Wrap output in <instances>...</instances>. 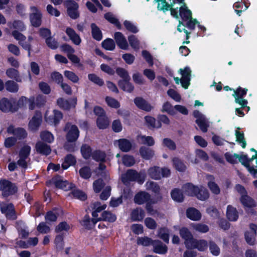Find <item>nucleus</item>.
Listing matches in <instances>:
<instances>
[{"label":"nucleus","mask_w":257,"mask_h":257,"mask_svg":"<svg viewBox=\"0 0 257 257\" xmlns=\"http://www.w3.org/2000/svg\"><path fill=\"white\" fill-rule=\"evenodd\" d=\"M61 211L60 209H54L48 212L45 216V219L47 222L55 221L57 217L60 215Z\"/></svg>","instance_id":"72a5a7b5"},{"label":"nucleus","mask_w":257,"mask_h":257,"mask_svg":"<svg viewBox=\"0 0 257 257\" xmlns=\"http://www.w3.org/2000/svg\"><path fill=\"white\" fill-rule=\"evenodd\" d=\"M36 149L37 152L46 156L50 154L51 152L50 146L41 141H39L36 144Z\"/></svg>","instance_id":"bb28decb"},{"label":"nucleus","mask_w":257,"mask_h":257,"mask_svg":"<svg viewBox=\"0 0 257 257\" xmlns=\"http://www.w3.org/2000/svg\"><path fill=\"white\" fill-rule=\"evenodd\" d=\"M140 153L142 157L146 160L150 159L154 155L153 150L144 146L140 148Z\"/></svg>","instance_id":"e433bc0d"},{"label":"nucleus","mask_w":257,"mask_h":257,"mask_svg":"<svg viewBox=\"0 0 257 257\" xmlns=\"http://www.w3.org/2000/svg\"><path fill=\"white\" fill-rule=\"evenodd\" d=\"M255 159H256V164L257 167V151L256 154L252 156L250 159H248L246 155H238V161L240 162L247 169L248 171L252 175L253 177H255L256 169H255L253 167L250 166V163Z\"/></svg>","instance_id":"0eeeda50"},{"label":"nucleus","mask_w":257,"mask_h":257,"mask_svg":"<svg viewBox=\"0 0 257 257\" xmlns=\"http://www.w3.org/2000/svg\"><path fill=\"white\" fill-rule=\"evenodd\" d=\"M180 234L182 238L184 239V243L187 248L192 246V242L194 239L192 233L189 229L186 227L182 228L180 230Z\"/></svg>","instance_id":"412c9836"},{"label":"nucleus","mask_w":257,"mask_h":257,"mask_svg":"<svg viewBox=\"0 0 257 257\" xmlns=\"http://www.w3.org/2000/svg\"><path fill=\"white\" fill-rule=\"evenodd\" d=\"M114 39L117 46L121 49L126 50L128 48V45L124 36L120 32H116L114 34Z\"/></svg>","instance_id":"5701e85b"},{"label":"nucleus","mask_w":257,"mask_h":257,"mask_svg":"<svg viewBox=\"0 0 257 257\" xmlns=\"http://www.w3.org/2000/svg\"><path fill=\"white\" fill-rule=\"evenodd\" d=\"M64 75L66 78L73 83H77L79 81V77L72 71L66 70L64 72Z\"/></svg>","instance_id":"5fc2aeb1"},{"label":"nucleus","mask_w":257,"mask_h":257,"mask_svg":"<svg viewBox=\"0 0 257 257\" xmlns=\"http://www.w3.org/2000/svg\"><path fill=\"white\" fill-rule=\"evenodd\" d=\"M64 131L67 132L66 139L69 142H75L79 136L78 127L71 123H67Z\"/></svg>","instance_id":"9d476101"},{"label":"nucleus","mask_w":257,"mask_h":257,"mask_svg":"<svg viewBox=\"0 0 257 257\" xmlns=\"http://www.w3.org/2000/svg\"><path fill=\"white\" fill-rule=\"evenodd\" d=\"M53 181L56 187L63 189L65 191L68 190L72 187V184H69L66 181H63L61 179L56 180V179H54Z\"/></svg>","instance_id":"4c0bfd02"},{"label":"nucleus","mask_w":257,"mask_h":257,"mask_svg":"<svg viewBox=\"0 0 257 257\" xmlns=\"http://www.w3.org/2000/svg\"><path fill=\"white\" fill-rule=\"evenodd\" d=\"M7 132L10 134H13L19 139H24L27 136L26 131L22 128H15L13 126H10Z\"/></svg>","instance_id":"4be33fe9"},{"label":"nucleus","mask_w":257,"mask_h":257,"mask_svg":"<svg viewBox=\"0 0 257 257\" xmlns=\"http://www.w3.org/2000/svg\"><path fill=\"white\" fill-rule=\"evenodd\" d=\"M0 206L2 212L5 214L8 218L10 219L16 218L14 206L12 204H7L2 203L0 204Z\"/></svg>","instance_id":"dca6fc26"},{"label":"nucleus","mask_w":257,"mask_h":257,"mask_svg":"<svg viewBox=\"0 0 257 257\" xmlns=\"http://www.w3.org/2000/svg\"><path fill=\"white\" fill-rule=\"evenodd\" d=\"M105 101L107 104L110 107L113 108H118L120 107L119 102L115 99L107 96L105 98Z\"/></svg>","instance_id":"680f3d73"},{"label":"nucleus","mask_w":257,"mask_h":257,"mask_svg":"<svg viewBox=\"0 0 257 257\" xmlns=\"http://www.w3.org/2000/svg\"><path fill=\"white\" fill-rule=\"evenodd\" d=\"M179 72L182 75L181 78L174 77V80L176 84H179L180 83L184 88L187 89L190 85L191 71L189 67H186L184 69H180Z\"/></svg>","instance_id":"f03ea898"},{"label":"nucleus","mask_w":257,"mask_h":257,"mask_svg":"<svg viewBox=\"0 0 257 257\" xmlns=\"http://www.w3.org/2000/svg\"><path fill=\"white\" fill-rule=\"evenodd\" d=\"M100 176L103 177L105 182H107L109 179L108 172L105 170V166L102 164H100L99 168L96 170Z\"/></svg>","instance_id":"13d9d810"},{"label":"nucleus","mask_w":257,"mask_h":257,"mask_svg":"<svg viewBox=\"0 0 257 257\" xmlns=\"http://www.w3.org/2000/svg\"><path fill=\"white\" fill-rule=\"evenodd\" d=\"M122 181L126 184L129 181H137L139 183L142 184L145 180V175L142 173H138L136 171L128 170L125 173L122 175Z\"/></svg>","instance_id":"f257e3e1"},{"label":"nucleus","mask_w":257,"mask_h":257,"mask_svg":"<svg viewBox=\"0 0 257 257\" xmlns=\"http://www.w3.org/2000/svg\"><path fill=\"white\" fill-rule=\"evenodd\" d=\"M191 228L197 232L204 233H206L209 231V227L203 223H191Z\"/></svg>","instance_id":"79ce46f5"},{"label":"nucleus","mask_w":257,"mask_h":257,"mask_svg":"<svg viewBox=\"0 0 257 257\" xmlns=\"http://www.w3.org/2000/svg\"><path fill=\"white\" fill-rule=\"evenodd\" d=\"M207 181V185L211 192L214 194H219L220 192V189L218 185L215 182L214 178L211 175L206 176Z\"/></svg>","instance_id":"b1692460"},{"label":"nucleus","mask_w":257,"mask_h":257,"mask_svg":"<svg viewBox=\"0 0 257 257\" xmlns=\"http://www.w3.org/2000/svg\"><path fill=\"white\" fill-rule=\"evenodd\" d=\"M79 174L82 178L87 179L90 177L91 172L89 167H84L80 169Z\"/></svg>","instance_id":"774afa93"},{"label":"nucleus","mask_w":257,"mask_h":257,"mask_svg":"<svg viewBox=\"0 0 257 257\" xmlns=\"http://www.w3.org/2000/svg\"><path fill=\"white\" fill-rule=\"evenodd\" d=\"M6 74L8 77L15 79L17 82H21L22 78L20 76L19 71L13 68H9L6 71Z\"/></svg>","instance_id":"c03bdc74"},{"label":"nucleus","mask_w":257,"mask_h":257,"mask_svg":"<svg viewBox=\"0 0 257 257\" xmlns=\"http://www.w3.org/2000/svg\"><path fill=\"white\" fill-rule=\"evenodd\" d=\"M153 245L154 251L157 253L164 254L167 251V246L159 240H154Z\"/></svg>","instance_id":"c9c22d12"},{"label":"nucleus","mask_w":257,"mask_h":257,"mask_svg":"<svg viewBox=\"0 0 257 257\" xmlns=\"http://www.w3.org/2000/svg\"><path fill=\"white\" fill-rule=\"evenodd\" d=\"M64 4L67 8V14L71 18L76 19L79 17V6L77 3L72 0H67L64 2Z\"/></svg>","instance_id":"9b49d317"},{"label":"nucleus","mask_w":257,"mask_h":257,"mask_svg":"<svg viewBox=\"0 0 257 257\" xmlns=\"http://www.w3.org/2000/svg\"><path fill=\"white\" fill-rule=\"evenodd\" d=\"M145 216V211L141 208H137L132 210L131 219L133 221H140L144 219Z\"/></svg>","instance_id":"393cba45"},{"label":"nucleus","mask_w":257,"mask_h":257,"mask_svg":"<svg viewBox=\"0 0 257 257\" xmlns=\"http://www.w3.org/2000/svg\"><path fill=\"white\" fill-rule=\"evenodd\" d=\"M72 197H74L81 200H84L86 199V194L79 190H76L73 191L70 194Z\"/></svg>","instance_id":"338daca9"},{"label":"nucleus","mask_w":257,"mask_h":257,"mask_svg":"<svg viewBox=\"0 0 257 257\" xmlns=\"http://www.w3.org/2000/svg\"><path fill=\"white\" fill-rule=\"evenodd\" d=\"M183 190L185 194L188 196H195L199 187L191 184H187L183 187Z\"/></svg>","instance_id":"473e14b6"},{"label":"nucleus","mask_w":257,"mask_h":257,"mask_svg":"<svg viewBox=\"0 0 257 257\" xmlns=\"http://www.w3.org/2000/svg\"><path fill=\"white\" fill-rule=\"evenodd\" d=\"M173 166L177 170L180 172L184 171L186 169V166L183 163L177 158H174L172 160Z\"/></svg>","instance_id":"6e6d98bb"},{"label":"nucleus","mask_w":257,"mask_h":257,"mask_svg":"<svg viewBox=\"0 0 257 257\" xmlns=\"http://www.w3.org/2000/svg\"><path fill=\"white\" fill-rule=\"evenodd\" d=\"M76 163V159L72 155H68L65 158L62 167L64 169H68L70 166L74 165Z\"/></svg>","instance_id":"09e8293b"},{"label":"nucleus","mask_w":257,"mask_h":257,"mask_svg":"<svg viewBox=\"0 0 257 257\" xmlns=\"http://www.w3.org/2000/svg\"><path fill=\"white\" fill-rule=\"evenodd\" d=\"M12 35L15 39L19 41L20 45H21L24 49L29 51L28 55L30 56V43L33 40V38L32 37H29L28 39L26 41V37L22 34L16 30L12 32Z\"/></svg>","instance_id":"6e6552de"},{"label":"nucleus","mask_w":257,"mask_h":257,"mask_svg":"<svg viewBox=\"0 0 257 257\" xmlns=\"http://www.w3.org/2000/svg\"><path fill=\"white\" fill-rule=\"evenodd\" d=\"M92 150L87 145H83L81 148V152L82 156L85 159L89 158L92 154Z\"/></svg>","instance_id":"0e129e2a"},{"label":"nucleus","mask_w":257,"mask_h":257,"mask_svg":"<svg viewBox=\"0 0 257 257\" xmlns=\"http://www.w3.org/2000/svg\"><path fill=\"white\" fill-rule=\"evenodd\" d=\"M40 138L44 142L51 144L54 141V135L47 131H42L40 133Z\"/></svg>","instance_id":"ea45409f"},{"label":"nucleus","mask_w":257,"mask_h":257,"mask_svg":"<svg viewBox=\"0 0 257 257\" xmlns=\"http://www.w3.org/2000/svg\"><path fill=\"white\" fill-rule=\"evenodd\" d=\"M103 48L109 51H112L115 48V44L113 40L107 39L102 43Z\"/></svg>","instance_id":"052dcab7"},{"label":"nucleus","mask_w":257,"mask_h":257,"mask_svg":"<svg viewBox=\"0 0 257 257\" xmlns=\"http://www.w3.org/2000/svg\"><path fill=\"white\" fill-rule=\"evenodd\" d=\"M88 79L94 83L101 86L104 84L103 80L94 74H89L88 75Z\"/></svg>","instance_id":"e2e57ef3"},{"label":"nucleus","mask_w":257,"mask_h":257,"mask_svg":"<svg viewBox=\"0 0 257 257\" xmlns=\"http://www.w3.org/2000/svg\"><path fill=\"white\" fill-rule=\"evenodd\" d=\"M240 200L245 209L255 206L254 201L247 195L240 197Z\"/></svg>","instance_id":"f704fd0d"},{"label":"nucleus","mask_w":257,"mask_h":257,"mask_svg":"<svg viewBox=\"0 0 257 257\" xmlns=\"http://www.w3.org/2000/svg\"><path fill=\"white\" fill-rule=\"evenodd\" d=\"M226 217L231 221H235L238 218V213L234 207L229 205L226 209Z\"/></svg>","instance_id":"cd10ccee"},{"label":"nucleus","mask_w":257,"mask_h":257,"mask_svg":"<svg viewBox=\"0 0 257 257\" xmlns=\"http://www.w3.org/2000/svg\"><path fill=\"white\" fill-rule=\"evenodd\" d=\"M244 237L246 242L250 245H253L255 244V238L254 232H250L247 231L244 233Z\"/></svg>","instance_id":"bf43d9fd"},{"label":"nucleus","mask_w":257,"mask_h":257,"mask_svg":"<svg viewBox=\"0 0 257 257\" xmlns=\"http://www.w3.org/2000/svg\"><path fill=\"white\" fill-rule=\"evenodd\" d=\"M5 87L7 91L16 93L18 91L19 85L12 80H8L5 83Z\"/></svg>","instance_id":"8fccbe9b"},{"label":"nucleus","mask_w":257,"mask_h":257,"mask_svg":"<svg viewBox=\"0 0 257 257\" xmlns=\"http://www.w3.org/2000/svg\"><path fill=\"white\" fill-rule=\"evenodd\" d=\"M66 33L74 44L76 45H79L80 44L81 39L74 30L70 28H67L66 30Z\"/></svg>","instance_id":"2f4dec72"},{"label":"nucleus","mask_w":257,"mask_h":257,"mask_svg":"<svg viewBox=\"0 0 257 257\" xmlns=\"http://www.w3.org/2000/svg\"><path fill=\"white\" fill-rule=\"evenodd\" d=\"M195 196L200 200H205L209 197V193L205 188L200 186L199 187V190H197Z\"/></svg>","instance_id":"de8ad7c7"},{"label":"nucleus","mask_w":257,"mask_h":257,"mask_svg":"<svg viewBox=\"0 0 257 257\" xmlns=\"http://www.w3.org/2000/svg\"><path fill=\"white\" fill-rule=\"evenodd\" d=\"M191 243L192 246H189L188 248H197L198 250L202 251L205 250L207 247V241L203 239L196 240L194 239Z\"/></svg>","instance_id":"c756f323"},{"label":"nucleus","mask_w":257,"mask_h":257,"mask_svg":"<svg viewBox=\"0 0 257 257\" xmlns=\"http://www.w3.org/2000/svg\"><path fill=\"white\" fill-rule=\"evenodd\" d=\"M30 151L31 148L28 146H25L21 149L19 153V159L17 161L18 165L24 168L27 167Z\"/></svg>","instance_id":"f8f14e48"},{"label":"nucleus","mask_w":257,"mask_h":257,"mask_svg":"<svg viewBox=\"0 0 257 257\" xmlns=\"http://www.w3.org/2000/svg\"><path fill=\"white\" fill-rule=\"evenodd\" d=\"M146 124L150 128H160L162 125L160 122H156L155 118L151 116L145 117Z\"/></svg>","instance_id":"58836bf2"},{"label":"nucleus","mask_w":257,"mask_h":257,"mask_svg":"<svg viewBox=\"0 0 257 257\" xmlns=\"http://www.w3.org/2000/svg\"><path fill=\"white\" fill-rule=\"evenodd\" d=\"M171 15L176 18H179V15L182 18L183 20H188L192 16V13L191 11L188 9L187 6L185 4H182L179 8L171 9Z\"/></svg>","instance_id":"7ed1b4c3"},{"label":"nucleus","mask_w":257,"mask_h":257,"mask_svg":"<svg viewBox=\"0 0 257 257\" xmlns=\"http://www.w3.org/2000/svg\"><path fill=\"white\" fill-rule=\"evenodd\" d=\"M247 89L246 88L242 89L241 87L234 90L233 96L235 98V102L240 105L242 107L246 106L248 101L246 99H243L246 95Z\"/></svg>","instance_id":"ddd939ff"},{"label":"nucleus","mask_w":257,"mask_h":257,"mask_svg":"<svg viewBox=\"0 0 257 257\" xmlns=\"http://www.w3.org/2000/svg\"><path fill=\"white\" fill-rule=\"evenodd\" d=\"M117 74L123 79L122 80H130V77L127 71L123 68H117L116 70Z\"/></svg>","instance_id":"69168bd1"},{"label":"nucleus","mask_w":257,"mask_h":257,"mask_svg":"<svg viewBox=\"0 0 257 257\" xmlns=\"http://www.w3.org/2000/svg\"><path fill=\"white\" fill-rule=\"evenodd\" d=\"M162 111L166 112L171 115H175V106H172L169 102H166L163 105Z\"/></svg>","instance_id":"603ef678"},{"label":"nucleus","mask_w":257,"mask_h":257,"mask_svg":"<svg viewBox=\"0 0 257 257\" xmlns=\"http://www.w3.org/2000/svg\"><path fill=\"white\" fill-rule=\"evenodd\" d=\"M101 220L106 221L108 222H114L116 219V216L111 212L104 211L101 213Z\"/></svg>","instance_id":"3c124183"},{"label":"nucleus","mask_w":257,"mask_h":257,"mask_svg":"<svg viewBox=\"0 0 257 257\" xmlns=\"http://www.w3.org/2000/svg\"><path fill=\"white\" fill-rule=\"evenodd\" d=\"M114 145L117 147L121 151L124 152L130 151L132 148V142L126 139H121L115 140Z\"/></svg>","instance_id":"f3484780"},{"label":"nucleus","mask_w":257,"mask_h":257,"mask_svg":"<svg viewBox=\"0 0 257 257\" xmlns=\"http://www.w3.org/2000/svg\"><path fill=\"white\" fill-rule=\"evenodd\" d=\"M136 106L144 110L150 111L152 110V107L145 100L141 97H137L134 100Z\"/></svg>","instance_id":"c85d7f7f"},{"label":"nucleus","mask_w":257,"mask_h":257,"mask_svg":"<svg viewBox=\"0 0 257 257\" xmlns=\"http://www.w3.org/2000/svg\"><path fill=\"white\" fill-rule=\"evenodd\" d=\"M92 35L94 39L97 41H100L102 39V34L101 31L94 24H92L91 26Z\"/></svg>","instance_id":"4d7b16f0"},{"label":"nucleus","mask_w":257,"mask_h":257,"mask_svg":"<svg viewBox=\"0 0 257 257\" xmlns=\"http://www.w3.org/2000/svg\"><path fill=\"white\" fill-rule=\"evenodd\" d=\"M42 14L35 6L30 7V20L32 25L38 27L41 25Z\"/></svg>","instance_id":"39448f33"},{"label":"nucleus","mask_w":257,"mask_h":257,"mask_svg":"<svg viewBox=\"0 0 257 257\" xmlns=\"http://www.w3.org/2000/svg\"><path fill=\"white\" fill-rule=\"evenodd\" d=\"M106 208V205L105 204H101L98 202H95L93 204V208L94 210L92 213L93 218L92 221L95 224L97 221L101 220V218L98 217V213L104 210Z\"/></svg>","instance_id":"aec40b11"},{"label":"nucleus","mask_w":257,"mask_h":257,"mask_svg":"<svg viewBox=\"0 0 257 257\" xmlns=\"http://www.w3.org/2000/svg\"><path fill=\"white\" fill-rule=\"evenodd\" d=\"M193 115L196 118V123L199 127L201 131L205 133L208 130V127L210 125V121L206 117L198 110L193 112Z\"/></svg>","instance_id":"20e7f679"},{"label":"nucleus","mask_w":257,"mask_h":257,"mask_svg":"<svg viewBox=\"0 0 257 257\" xmlns=\"http://www.w3.org/2000/svg\"><path fill=\"white\" fill-rule=\"evenodd\" d=\"M137 140L141 144L147 145L149 146H152L155 144L154 139L150 136L139 135L137 137Z\"/></svg>","instance_id":"a19ab883"},{"label":"nucleus","mask_w":257,"mask_h":257,"mask_svg":"<svg viewBox=\"0 0 257 257\" xmlns=\"http://www.w3.org/2000/svg\"><path fill=\"white\" fill-rule=\"evenodd\" d=\"M15 101L12 99L3 98L0 100V109L3 112L15 111L18 107L14 105Z\"/></svg>","instance_id":"4468645a"},{"label":"nucleus","mask_w":257,"mask_h":257,"mask_svg":"<svg viewBox=\"0 0 257 257\" xmlns=\"http://www.w3.org/2000/svg\"><path fill=\"white\" fill-rule=\"evenodd\" d=\"M8 25L11 29H16L21 31L26 29L24 23L19 20H15L13 22H9Z\"/></svg>","instance_id":"a18cd8bd"},{"label":"nucleus","mask_w":257,"mask_h":257,"mask_svg":"<svg viewBox=\"0 0 257 257\" xmlns=\"http://www.w3.org/2000/svg\"><path fill=\"white\" fill-rule=\"evenodd\" d=\"M171 197L175 201L178 202H182L184 199L182 193L178 189H174L172 191Z\"/></svg>","instance_id":"864d4df0"},{"label":"nucleus","mask_w":257,"mask_h":257,"mask_svg":"<svg viewBox=\"0 0 257 257\" xmlns=\"http://www.w3.org/2000/svg\"><path fill=\"white\" fill-rule=\"evenodd\" d=\"M186 216L189 219L193 221H198L201 218V214L200 211L194 208L187 209Z\"/></svg>","instance_id":"7c9ffc66"},{"label":"nucleus","mask_w":257,"mask_h":257,"mask_svg":"<svg viewBox=\"0 0 257 257\" xmlns=\"http://www.w3.org/2000/svg\"><path fill=\"white\" fill-rule=\"evenodd\" d=\"M109 124V120L106 115L100 116L98 117L97 125L99 128L105 129L108 126Z\"/></svg>","instance_id":"49530a36"},{"label":"nucleus","mask_w":257,"mask_h":257,"mask_svg":"<svg viewBox=\"0 0 257 257\" xmlns=\"http://www.w3.org/2000/svg\"><path fill=\"white\" fill-rule=\"evenodd\" d=\"M77 103L76 98H71L68 100L60 98L57 100V104L60 107L63 109L68 110L75 107Z\"/></svg>","instance_id":"6ab92c4d"},{"label":"nucleus","mask_w":257,"mask_h":257,"mask_svg":"<svg viewBox=\"0 0 257 257\" xmlns=\"http://www.w3.org/2000/svg\"><path fill=\"white\" fill-rule=\"evenodd\" d=\"M0 189L3 195L7 196L14 194L17 191L16 185L8 180L4 179L0 181Z\"/></svg>","instance_id":"1a4fd4ad"},{"label":"nucleus","mask_w":257,"mask_h":257,"mask_svg":"<svg viewBox=\"0 0 257 257\" xmlns=\"http://www.w3.org/2000/svg\"><path fill=\"white\" fill-rule=\"evenodd\" d=\"M118 86L123 91L131 92L134 88L133 85L130 82V80H120L118 82Z\"/></svg>","instance_id":"37998d69"},{"label":"nucleus","mask_w":257,"mask_h":257,"mask_svg":"<svg viewBox=\"0 0 257 257\" xmlns=\"http://www.w3.org/2000/svg\"><path fill=\"white\" fill-rule=\"evenodd\" d=\"M41 122V113L40 111H36L35 115L29 121V128L32 131H36L39 128Z\"/></svg>","instance_id":"a211bd4d"},{"label":"nucleus","mask_w":257,"mask_h":257,"mask_svg":"<svg viewBox=\"0 0 257 257\" xmlns=\"http://www.w3.org/2000/svg\"><path fill=\"white\" fill-rule=\"evenodd\" d=\"M62 118V113L56 110L53 111V114L52 115L48 116V111H46L45 114V119L50 125H57Z\"/></svg>","instance_id":"2eb2a0df"},{"label":"nucleus","mask_w":257,"mask_h":257,"mask_svg":"<svg viewBox=\"0 0 257 257\" xmlns=\"http://www.w3.org/2000/svg\"><path fill=\"white\" fill-rule=\"evenodd\" d=\"M148 173L152 178L159 180L162 177H168L170 174V171L167 168L154 167L149 169Z\"/></svg>","instance_id":"423d86ee"},{"label":"nucleus","mask_w":257,"mask_h":257,"mask_svg":"<svg viewBox=\"0 0 257 257\" xmlns=\"http://www.w3.org/2000/svg\"><path fill=\"white\" fill-rule=\"evenodd\" d=\"M150 199V195L145 192L138 193L134 197V202L139 205L147 202Z\"/></svg>","instance_id":"a878e982"}]
</instances>
